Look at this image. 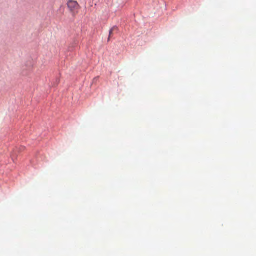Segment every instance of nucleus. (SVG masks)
Returning a JSON list of instances; mask_svg holds the SVG:
<instances>
[{
	"mask_svg": "<svg viewBox=\"0 0 256 256\" xmlns=\"http://www.w3.org/2000/svg\"><path fill=\"white\" fill-rule=\"evenodd\" d=\"M117 29V28L116 27V26H114L110 30V32H109V38H108V40H110V38L112 36V32L115 30H116Z\"/></svg>",
	"mask_w": 256,
	"mask_h": 256,
	"instance_id": "f03ea898",
	"label": "nucleus"
},
{
	"mask_svg": "<svg viewBox=\"0 0 256 256\" xmlns=\"http://www.w3.org/2000/svg\"><path fill=\"white\" fill-rule=\"evenodd\" d=\"M67 6L69 10L72 14L73 15L76 14L80 7L76 1L69 0L67 2Z\"/></svg>",
	"mask_w": 256,
	"mask_h": 256,
	"instance_id": "f257e3e1",
	"label": "nucleus"
}]
</instances>
